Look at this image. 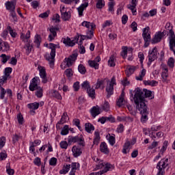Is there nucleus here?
<instances>
[{"label":"nucleus","instance_id":"obj_1","mask_svg":"<svg viewBox=\"0 0 175 175\" xmlns=\"http://www.w3.org/2000/svg\"><path fill=\"white\" fill-rule=\"evenodd\" d=\"M146 98L154 99V93L151 90L139 88H136L135 90H130V98L131 101L134 100L136 109L142 115L141 121L146 122L148 120V107L146 105Z\"/></svg>","mask_w":175,"mask_h":175},{"label":"nucleus","instance_id":"obj_2","mask_svg":"<svg viewBox=\"0 0 175 175\" xmlns=\"http://www.w3.org/2000/svg\"><path fill=\"white\" fill-rule=\"evenodd\" d=\"M59 44H55L54 43H50L49 46V49L51 50L50 55L49 53H46L44 55V58L46 61H49L51 66H54V61L55 58V50L56 49H59Z\"/></svg>","mask_w":175,"mask_h":175},{"label":"nucleus","instance_id":"obj_3","mask_svg":"<svg viewBox=\"0 0 175 175\" xmlns=\"http://www.w3.org/2000/svg\"><path fill=\"white\" fill-rule=\"evenodd\" d=\"M107 87H106V92L107 93V97L109 98L111 95H113L114 94V85L117 84L116 83V77H113L110 80H107Z\"/></svg>","mask_w":175,"mask_h":175},{"label":"nucleus","instance_id":"obj_4","mask_svg":"<svg viewBox=\"0 0 175 175\" xmlns=\"http://www.w3.org/2000/svg\"><path fill=\"white\" fill-rule=\"evenodd\" d=\"M142 37L145 42L144 47H148V46H150V42H151V32L150 31V27L144 28Z\"/></svg>","mask_w":175,"mask_h":175},{"label":"nucleus","instance_id":"obj_5","mask_svg":"<svg viewBox=\"0 0 175 175\" xmlns=\"http://www.w3.org/2000/svg\"><path fill=\"white\" fill-rule=\"evenodd\" d=\"M148 62L147 63L148 66H150L151 64L158 59V49L157 46H154L152 51H150L148 53Z\"/></svg>","mask_w":175,"mask_h":175},{"label":"nucleus","instance_id":"obj_6","mask_svg":"<svg viewBox=\"0 0 175 175\" xmlns=\"http://www.w3.org/2000/svg\"><path fill=\"white\" fill-rule=\"evenodd\" d=\"M76 59H77V54H72L69 57L64 59V64H66L67 68H70Z\"/></svg>","mask_w":175,"mask_h":175},{"label":"nucleus","instance_id":"obj_7","mask_svg":"<svg viewBox=\"0 0 175 175\" xmlns=\"http://www.w3.org/2000/svg\"><path fill=\"white\" fill-rule=\"evenodd\" d=\"M60 12L62 20L64 21H69L70 20V17H72V14H70V12H66V10L65 8V6H63L60 8Z\"/></svg>","mask_w":175,"mask_h":175},{"label":"nucleus","instance_id":"obj_8","mask_svg":"<svg viewBox=\"0 0 175 175\" xmlns=\"http://www.w3.org/2000/svg\"><path fill=\"white\" fill-rule=\"evenodd\" d=\"M79 36H77L72 40L69 37H67L66 38H64L63 40V43L66 46H68L69 47H73V46H75V44H76L77 42H79Z\"/></svg>","mask_w":175,"mask_h":175},{"label":"nucleus","instance_id":"obj_9","mask_svg":"<svg viewBox=\"0 0 175 175\" xmlns=\"http://www.w3.org/2000/svg\"><path fill=\"white\" fill-rule=\"evenodd\" d=\"M39 77H35L34 78L32 79L31 82L30 83L29 85V90L30 91H36L40 88V86L38 85V80Z\"/></svg>","mask_w":175,"mask_h":175},{"label":"nucleus","instance_id":"obj_10","mask_svg":"<svg viewBox=\"0 0 175 175\" xmlns=\"http://www.w3.org/2000/svg\"><path fill=\"white\" fill-rule=\"evenodd\" d=\"M87 35H81V39L80 41L79 42V45L81 46L83 44V40H85V39H91L92 38H94V32L93 30H88L87 31Z\"/></svg>","mask_w":175,"mask_h":175},{"label":"nucleus","instance_id":"obj_11","mask_svg":"<svg viewBox=\"0 0 175 175\" xmlns=\"http://www.w3.org/2000/svg\"><path fill=\"white\" fill-rule=\"evenodd\" d=\"M51 34L49 35V42H53L55 36H57V31H59V27H52L49 29Z\"/></svg>","mask_w":175,"mask_h":175},{"label":"nucleus","instance_id":"obj_12","mask_svg":"<svg viewBox=\"0 0 175 175\" xmlns=\"http://www.w3.org/2000/svg\"><path fill=\"white\" fill-rule=\"evenodd\" d=\"M10 50V46L9 43L3 41L2 39L0 38V51H9Z\"/></svg>","mask_w":175,"mask_h":175},{"label":"nucleus","instance_id":"obj_13","mask_svg":"<svg viewBox=\"0 0 175 175\" xmlns=\"http://www.w3.org/2000/svg\"><path fill=\"white\" fill-rule=\"evenodd\" d=\"M40 69V76L42 79V83L46 84L47 83V75L46 74V69L44 67H38Z\"/></svg>","mask_w":175,"mask_h":175},{"label":"nucleus","instance_id":"obj_14","mask_svg":"<svg viewBox=\"0 0 175 175\" xmlns=\"http://www.w3.org/2000/svg\"><path fill=\"white\" fill-rule=\"evenodd\" d=\"M5 8L7 10H10V12H13L16 10V1H7L5 3Z\"/></svg>","mask_w":175,"mask_h":175},{"label":"nucleus","instance_id":"obj_15","mask_svg":"<svg viewBox=\"0 0 175 175\" xmlns=\"http://www.w3.org/2000/svg\"><path fill=\"white\" fill-rule=\"evenodd\" d=\"M105 168L103 170L98 172V174H105L107 172H110L114 169V166L109 163L105 164Z\"/></svg>","mask_w":175,"mask_h":175},{"label":"nucleus","instance_id":"obj_16","mask_svg":"<svg viewBox=\"0 0 175 175\" xmlns=\"http://www.w3.org/2000/svg\"><path fill=\"white\" fill-rule=\"evenodd\" d=\"M169 159H161L157 165V168L158 167H161L165 170L167 166H169Z\"/></svg>","mask_w":175,"mask_h":175},{"label":"nucleus","instance_id":"obj_17","mask_svg":"<svg viewBox=\"0 0 175 175\" xmlns=\"http://www.w3.org/2000/svg\"><path fill=\"white\" fill-rule=\"evenodd\" d=\"M90 114L93 118H95L96 116H99L100 114V109L98 106L93 107L90 109Z\"/></svg>","mask_w":175,"mask_h":175},{"label":"nucleus","instance_id":"obj_18","mask_svg":"<svg viewBox=\"0 0 175 175\" xmlns=\"http://www.w3.org/2000/svg\"><path fill=\"white\" fill-rule=\"evenodd\" d=\"M162 40V33L159 31L154 35V37L151 40L152 44H155V43H159Z\"/></svg>","mask_w":175,"mask_h":175},{"label":"nucleus","instance_id":"obj_19","mask_svg":"<svg viewBox=\"0 0 175 175\" xmlns=\"http://www.w3.org/2000/svg\"><path fill=\"white\" fill-rule=\"evenodd\" d=\"M81 26L85 27L86 28H88V29H90V27H91L90 31H93V32H94V28L96 27V25H95V23H90L85 21L81 23Z\"/></svg>","mask_w":175,"mask_h":175},{"label":"nucleus","instance_id":"obj_20","mask_svg":"<svg viewBox=\"0 0 175 175\" xmlns=\"http://www.w3.org/2000/svg\"><path fill=\"white\" fill-rule=\"evenodd\" d=\"M72 151L75 158H77V157H80L81 154H83L81 148H77L76 146L72 147Z\"/></svg>","mask_w":175,"mask_h":175},{"label":"nucleus","instance_id":"obj_21","mask_svg":"<svg viewBox=\"0 0 175 175\" xmlns=\"http://www.w3.org/2000/svg\"><path fill=\"white\" fill-rule=\"evenodd\" d=\"M100 151L103 152V154H109V148H107V144L106 142H102L100 145Z\"/></svg>","mask_w":175,"mask_h":175},{"label":"nucleus","instance_id":"obj_22","mask_svg":"<svg viewBox=\"0 0 175 175\" xmlns=\"http://www.w3.org/2000/svg\"><path fill=\"white\" fill-rule=\"evenodd\" d=\"M85 8H88V3H82L78 8V13H79V16L80 17H81V16H83V12H84V9H85Z\"/></svg>","mask_w":175,"mask_h":175},{"label":"nucleus","instance_id":"obj_23","mask_svg":"<svg viewBox=\"0 0 175 175\" xmlns=\"http://www.w3.org/2000/svg\"><path fill=\"white\" fill-rule=\"evenodd\" d=\"M95 137L93 141V144L98 146L99 144V142H100V135L99 134L98 131H96L94 132Z\"/></svg>","mask_w":175,"mask_h":175},{"label":"nucleus","instance_id":"obj_24","mask_svg":"<svg viewBox=\"0 0 175 175\" xmlns=\"http://www.w3.org/2000/svg\"><path fill=\"white\" fill-rule=\"evenodd\" d=\"M85 130L88 133H91L92 131H95V127L94 125L90 122L85 123Z\"/></svg>","mask_w":175,"mask_h":175},{"label":"nucleus","instance_id":"obj_25","mask_svg":"<svg viewBox=\"0 0 175 175\" xmlns=\"http://www.w3.org/2000/svg\"><path fill=\"white\" fill-rule=\"evenodd\" d=\"M31 38V31L28 30L26 35H24V33H21V39L23 40V42H28V39Z\"/></svg>","mask_w":175,"mask_h":175},{"label":"nucleus","instance_id":"obj_26","mask_svg":"<svg viewBox=\"0 0 175 175\" xmlns=\"http://www.w3.org/2000/svg\"><path fill=\"white\" fill-rule=\"evenodd\" d=\"M129 147H131V142H127L124 144L122 149L123 154H128L129 152V150H131Z\"/></svg>","mask_w":175,"mask_h":175},{"label":"nucleus","instance_id":"obj_27","mask_svg":"<svg viewBox=\"0 0 175 175\" xmlns=\"http://www.w3.org/2000/svg\"><path fill=\"white\" fill-rule=\"evenodd\" d=\"M87 92L90 98H92V99H95L96 94H95V89H94V88L90 87V88H88Z\"/></svg>","mask_w":175,"mask_h":175},{"label":"nucleus","instance_id":"obj_28","mask_svg":"<svg viewBox=\"0 0 175 175\" xmlns=\"http://www.w3.org/2000/svg\"><path fill=\"white\" fill-rule=\"evenodd\" d=\"M68 118H69V116H68V113L64 112L60 120L59 121V124H62V125H64V124L66 122V120H68Z\"/></svg>","mask_w":175,"mask_h":175},{"label":"nucleus","instance_id":"obj_29","mask_svg":"<svg viewBox=\"0 0 175 175\" xmlns=\"http://www.w3.org/2000/svg\"><path fill=\"white\" fill-rule=\"evenodd\" d=\"M135 70H136V67L135 66H130L127 70H125V73L128 77L129 76H131L135 72Z\"/></svg>","mask_w":175,"mask_h":175},{"label":"nucleus","instance_id":"obj_30","mask_svg":"<svg viewBox=\"0 0 175 175\" xmlns=\"http://www.w3.org/2000/svg\"><path fill=\"white\" fill-rule=\"evenodd\" d=\"M80 136H69L68 137V144H70L72 143H77L79 142V139Z\"/></svg>","mask_w":175,"mask_h":175},{"label":"nucleus","instance_id":"obj_31","mask_svg":"<svg viewBox=\"0 0 175 175\" xmlns=\"http://www.w3.org/2000/svg\"><path fill=\"white\" fill-rule=\"evenodd\" d=\"M27 55H29L31 51H32L33 46L29 42H27L25 45Z\"/></svg>","mask_w":175,"mask_h":175},{"label":"nucleus","instance_id":"obj_32","mask_svg":"<svg viewBox=\"0 0 175 175\" xmlns=\"http://www.w3.org/2000/svg\"><path fill=\"white\" fill-rule=\"evenodd\" d=\"M70 170V165H66L59 171L60 174H66Z\"/></svg>","mask_w":175,"mask_h":175},{"label":"nucleus","instance_id":"obj_33","mask_svg":"<svg viewBox=\"0 0 175 175\" xmlns=\"http://www.w3.org/2000/svg\"><path fill=\"white\" fill-rule=\"evenodd\" d=\"M88 64L91 68H94V69H99V64L96 63L95 60H89Z\"/></svg>","mask_w":175,"mask_h":175},{"label":"nucleus","instance_id":"obj_34","mask_svg":"<svg viewBox=\"0 0 175 175\" xmlns=\"http://www.w3.org/2000/svg\"><path fill=\"white\" fill-rule=\"evenodd\" d=\"M52 96L56 99H58L59 100H62V96H61V94H59V92H58L57 90H53L52 92Z\"/></svg>","mask_w":175,"mask_h":175},{"label":"nucleus","instance_id":"obj_35","mask_svg":"<svg viewBox=\"0 0 175 175\" xmlns=\"http://www.w3.org/2000/svg\"><path fill=\"white\" fill-rule=\"evenodd\" d=\"M60 133L62 136H66V135H68V133H69V126L65 125L64 128L62 129V131Z\"/></svg>","mask_w":175,"mask_h":175},{"label":"nucleus","instance_id":"obj_36","mask_svg":"<svg viewBox=\"0 0 175 175\" xmlns=\"http://www.w3.org/2000/svg\"><path fill=\"white\" fill-rule=\"evenodd\" d=\"M144 83L145 85H151V87H155L157 84H158V82L157 81H144Z\"/></svg>","mask_w":175,"mask_h":175},{"label":"nucleus","instance_id":"obj_37","mask_svg":"<svg viewBox=\"0 0 175 175\" xmlns=\"http://www.w3.org/2000/svg\"><path fill=\"white\" fill-rule=\"evenodd\" d=\"M146 76V69H143L141 72V73L139 74V75L138 77H136L135 79L136 80L139 81H143V78Z\"/></svg>","mask_w":175,"mask_h":175},{"label":"nucleus","instance_id":"obj_38","mask_svg":"<svg viewBox=\"0 0 175 175\" xmlns=\"http://www.w3.org/2000/svg\"><path fill=\"white\" fill-rule=\"evenodd\" d=\"M1 62L3 64H6L9 59H10V55H6L5 54H1Z\"/></svg>","mask_w":175,"mask_h":175},{"label":"nucleus","instance_id":"obj_39","mask_svg":"<svg viewBox=\"0 0 175 175\" xmlns=\"http://www.w3.org/2000/svg\"><path fill=\"white\" fill-rule=\"evenodd\" d=\"M29 109H32L33 110H38L39 109V103H33L27 105Z\"/></svg>","mask_w":175,"mask_h":175},{"label":"nucleus","instance_id":"obj_40","mask_svg":"<svg viewBox=\"0 0 175 175\" xmlns=\"http://www.w3.org/2000/svg\"><path fill=\"white\" fill-rule=\"evenodd\" d=\"M77 143H78L79 146H81L82 147L85 146V142H84V137H83V135L79 136V138L78 139V142H77Z\"/></svg>","mask_w":175,"mask_h":175},{"label":"nucleus","instance_id":"obj_41","mask_svg":"<svg viewBox=\"0 0 175 175\" xmlns=\"http://www.w3.org/2000/svg\"><path fill=\"white\" fill-rule=\"evenodd\" d=\"M41 38L40 35H36L35 36V40H34V43H36V44H37V48L39 49V47L40 46V42H41Z\"/></svg>","mask_w":175,"mask_h":175},{"label":"nucleus","instance_id":"obj_42","mask_svg":"<svg viewBox=\"0 0 175 175\" xmlns=\"http://www.w3.org/2000/svg\"><path fill=\"white\" fill-rule=\"evenodd\" d=\"M96 6L97 9H103L105 6V1L103 0H98Z\"/></svg>","mask_w":175,"mask_h":175},{"label":"nucleus","instance_id":"obj_43","mask_svg":"<svg viewBox=\"0 0 175 175\" xmlns=\"http://www.w3.org/2000/svg\"><path fill=\"white\" fill-rule=\"evenodd\" d=\"M78 70L81 72V75H85V72H87V70L85 69V67L83 64H79L78 66Z\"/></svg>","mask_w":175,"mask_h":175},{"label":"nucleus","instance_id":"obj_44","mask_svg":"<svg viewBox=\"0 0 175 175\" xmlns=\"http://www.w3.org/2000/svg\"><path fill=\"white\" fill-rule=\"evenodd\" d=\"M6 172L9 175L14 174V170L10 168V163H8L6 166Z\"/></svg>","mask_w":175,"mask_h":175},{"label":"nucleus","instance_id":"obj_45","mask_svg":"<svg viewBox=\"0 0 175 175\" xmlns=\"http://www.w3.org/2000/svg\"><path fill=\"white\" fill-rule=\"evenodd\" d=\"M63 3H66V5H70L72 2H75V4L79 3L80 0H60Z\"/></svg>","mask_w":175,"mask_h":175},{"label":"nucleus","instance_id":"obj_46","mask_svg":"<svg viewBox=\"0 0 175 175\" xmlns=\"http://www.w3.org/2000/svg\"><path fill=\"white\" fill-rule=\"evenodd\" d=\"M64 75H66V77H72V76H73V70H72V68L66 69L64 71Z\"/></svg>","mask_w":175,"mask_h":175},{"label":"nucleus","instance_id":"obj_47","mask_svg":"<svg viewBox=\"0 0 175 175\" xmlns=\"http://www.w3.org/2000/svg\"><path fill=\"white\" fill-rule=\"evenodd\" d=\"M12 69L10 67H7L5 68V71H4L5 75L4 76L5 77H7V79L8 77L10 76V73H12Z\"/></svg>","mask_w":175,"mask_h":175},{"label":"nucleus","instance_id":"obj_48","mask_svg":"<svg viewBox=\"0 0 175 175\" xmlns=\"http://www.w3.org/2000/svg\"><path fill=\"white\" fill-rule=\"evenodd\" d=\"M71 170L76 172V170H79V168L80 167V163H72L71 165Z\"/></svg>","mask_w":175,"mask_h":175},{"label":"nucleus","instance_id":"obj_49","mask_svg":"<svg viewBox=\"0 0 175 175\" xmlns=\"http://www.w3.org/2000/svg\"><path fill=\"white\" fill-rule=\"evenodd\" d=\"M17 120L20 125H23V124H24V117H23V115H21V113H18L17 115Z\"/></svg>","mask_w":175,"mask_h":175},{"label":"nucleus","instance_id":"obj_50","mask_svg":"<svg viewBox=\"0 0 175 175\" xmlns=\"http://www.w3.org/2000/svg\"><path fill=\"white\" fill-rule=\"evenodd\" d=\"M20 139H21V136L17 134H14L12 137V143L15 144V143H17Z\"/></svg>","mask_w":175,"mask_h":175},{"label":"nucleus","instance_id":"obj_51","mask_svg":"<svg viewBox=\"0 0 175 175\" xmlns=\"http://www.w3.org/2000/svg\"><path fill=\"white\" fill-rule=\"evenodd\" d=\"M5 143H6V137H0V150L3 148Z\"/></svg>","mask_w":175,"mask_h":175},{"label":"nucleus","instance_id":"obj_52","mask_svg":"<svg viewBox=\"0 0 175 175\" xmlns=\"http://www.w3.org/2000/svg\"><path fill=\"white\" fill-rule=\"evenodd\" d=\"M36 95L37 98H42L43 96V90L42 88H40L36 92Z\"/></svg>","mask_w":175,"mask_h":175},{"label":"nucleus","instance_id":"obj_53","mask_svg":"<svg viewBox=\"0 0 175 175\" xmlns=\"http://www.w3.org/2000/svg\"><path fill=\"white\" fill-rule=\"evenodd\" d=\"M126 55H128V47L124 46L122 48V56L124 58V59H125V58H126Z\"/></svg>","mask_w":175,"mask_h":175},{"label":"nucleus","instance_id":"obj_54","mask_svg":"<svg viewBox=\"0 0 175 175\" xmlns=\"http://www.w3.org/2000/svg\"><path fill=\"white\" fill-rule=\"evenodd\" d=\"M170 49L173 51L175 47V38H170Z\"/></svg>","mask_w":175,"mask_h":175},{"label":"nucleus","instance_id":"obj_55","mask_svg":"<svg viewBox=\"0 0 175 175\" xmlns=\"http://www.w3.org/2000/svg\"><path fill=\"white\" fill-rule=\"evenodd\" d=\"M108 64L109 66H116V62H114V56H111L108 60Z\"/></svg>","mask_w":175,"mask_h":175},{"label":"nucleus","instance_id":"obj_56","mask_svg":"<svg viewBox=\"0 0 175 175\" xmlns=\"http://www.w3.org/2000/svg\"><path fill=\"white\" fill-rule=\"evenodd\" d=\"M108 140L111 146H113L114 144H116V137L114 136L109 135Z\"/></svg>","mask_w":175,"mask_h":175},{"label":"nucleus","instance_id":"obj_57","mask_svg":"<svg viewBox=\"0 0 175 175\" xmlns=\"http://www.w3.org/2000/svg\"><path fill=\"white\" fill-rule=\"evenodd\" d=\"M168 144H169V142L167 141H165L163 142V146L161 149V152H162V154H163L165 150H167Z\"/></svg>","mask_w":175,"mask_h":175},{"label":"nucleus","instance_id":"obj_58","mask_svg":"<svg viewBox=\"0 0 175 175\" xmlns=\"http://www.w3.org/2000/svg\"><path fill=\"white\" fill-rule=\"evenodd\" d=\"M81 87L85 90H88V88H91V86L90 85V82H88V81H85L83 83H81Z\"/></svg>","mask_w":175,"mask_h":175},{"label":"nucleus","instance_id":"obj_59","mask_svg":"<svg viewBox=\"0 0 175 175\" xmlns=\"http://www.w3.org/2000/svg\"><path fill=\"white\" fill-rule=\"evenodd\" d=\"M103 83H104L103 80H99V79H98V80H97V82H96V83L95 90H99V88H100V87H102V85H103Z\"/></svg>","mask_w":175,"mask_h":175},{"label":"nucleus","instance_id":"obj_60","mask_svg":"<svg viewBox=\"0 0 175 175\" xmlns=\"http://www.w3.org/2000/svg\"><path fill=\"white\" fill-rule=\"evenodd\" d=\"M167 65L170 68H174V59L173 57H170L168 59Z\"/></svg>","mask_w":175,"mask_h":175},{"label":"nucleus","instance_id":"obj_61","mask_svg":"<svg viewBox=\"0 0 175 175\" xmlns=\"http://www.w3.org/2000/svg\"><path fill=\"white\" fill-rule=\"evenodd\" d=\"M103 109L105 111H109L110 110V105L109 104V102L105 101L103 106Z\"/></svg>","mask_w":175,"mask_h":175},{"label":"nucleus","instance_id":"obj_62","mask_svg":"<svg viewBox=\"0 0 175 175\" xmlns=\"http://www.w3.org/2000/svg\"><path fill=\"white\" fill-rule=\"evenodd\" d=\"M49 165L51 166H55L57 165V158L55 157H52L50 160H49Z\"/></svg>","mask_w":175,"mask_h":175},{"label":"nucleus","instance_id":"obj_63","mask_svg":"<svg viewBox=\"0 0 175 175\" xmlns=\"http://www.w3.org/2000/svg\"><path fill=\"white\" fill-rule=\"evenodd\" d=\"M59 146L61 148H64V150H66V148H68V142L66 141H62L59 143Z\"/></svg>","mask_w":175,"mask_h":175},{"label":"nucleus","instance_id":"obj_64","mask_svg":"<svg viewBox=\"0 0 175 175\" xmlns=\"http://www.w3.org/2000/svg\"><path fill=\"white\" fill-rule=\"evenodd\" d=\"M10 16L12 17L13 21L15 23L17 22V15H16V12L14 11H10Z\"/></svg>","mask_w":175,"mask_h":175}]
</instances>
